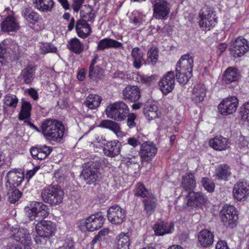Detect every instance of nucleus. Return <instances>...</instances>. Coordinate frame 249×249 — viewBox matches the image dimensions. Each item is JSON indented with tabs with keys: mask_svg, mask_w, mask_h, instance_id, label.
<instances>
[{
	"mask_svg": "<svg viewBox=\"0 0 249 249\" xmlns=\"http://www.w3.org/2000/svg\"><path fill=\"white\" fill-rule=\"evenodd\" d=\"M49 238H46L42 237L41 236L37 235L36 236V237L35 238V240L36 243L37 244L39 245H44L46 243V239H48Z\"/></svg>",
	"mask_w": 249,
	"mask_h": 249,
	"instance_id": "62",
	"label": "nucleus"
},
{
	"mask_svg": "<svg viewBox=\"0 0 249 249\" xmlns=\"http://www.w3.org/2000/svg\"><path fill=\"white\" fill-rule=\"evenodd\" d=\"M199 17L200 20L199 21V25L201 28L205 30H210L217 22L215 15L209 6H205L201 10Z\"/></svg>",
	"mask_w": 249,
	"mask_h": 249,
	"instance_id": "6",
	"label": "nucleus"
},
{
	"mask_svg": "<svg viewBox=\"0 0 249 249\" xmlns=\"http://www.w3.org/2000/svg\"><path fill=\"white\" fill-rule=\"evenodd\" d=\"M25 215L30 220L38 221L36 226L37 235L46 238L53 236L56 230L55 225L51 221L42 220L49 215V209L41 202L32 201L24 208Z\"/></svg>",
	"mask_w": 249,
	"mask_h": 249,
	"instance_id": "1",
	"label": "nucleus"
},
{
	"mask_svg": "<svg viewBox=\"0 0 249 249\" xmlns=\"http://www.w3.org/2000/svg\"><path fill=\"white\" fill-rule=\"evenodd\" d=\"M123 95L124 100L135 102L141 97V90L136 86H127L123 90Z\"/></svg>",
	"mask_w": 249,
	"mask_h": 249,
	"instance_id": "22",
	"label": "nucleus"
},
{
	"mask_svg": "<svg viewBox=\"0 0 249 249\" xmlns=\"http://www.w3.org/2000/svg\"><path fill=\"white\" fill-rule=\"evenodd\" d=\"M107 117L116 121L124 120L129 112L127 106L123 102H116L109 104L106 109Z\"/></svg>",
	"mask_w": 249,
	"mask_h": 249,
	"instance_id": "5",
	"label": "nucleus"
},
{
	"mask_svg": "<svg viewBox=\"0 0 249 249\" xmlns=\"http://www.w3.org/2000/svg\"><path fill=\"white\" fill-rule=\"evenodd\" d=\"M238 105L237 98L231 96L223 100L218 105L220 113L224 116L232 114L236 112Z\"/></svg>",
	"mask_w": 249,
	"mask_h": 249,
	"instance_id": "11",
	"label": "nucleus"
},
{
	"mask_svg": "<svg viewBox=\"0 0 249 249\" xmlns=\"http://www.w3.org/2000/svg\"><path fill=\"white\" fill-rule=\"evenodd\" d=\"M100 126L110 129L117 134L120 131V127L118 123L110 120H103L101 122Z\"/></svg>",
	"mask_w": 249,
	"mask_h": 249,
	"instance_id": "43",
	"label": "nucleus"
},
{
	"mask_svg": "<svg viewBox=\"0 0 249 249\" xmlns=\"http://www.w3.org/2000/svg\"><path fill=\"white\" fill-rule=\"evenodd\" d=\"M36 70V66L27 65L22 70L19 77L23 80L24 84H31L35 77Z\"/></svg>",
	"mask_w": 249,
	"mask_h": 249,
	"instance_id": "25",
	"label": "nucleus"
},
{
	"mask_svg": "<svg viewBox=\"0 0 249 249\" xmlns=\"http://www.w3.org/2000/svg\"><path fill=\"white\" fill-rule=\"evenodd\" d=\"M11 235L12 237L4 239L5 242L10 241L14 239L25 246L28 245L31 240V237L28 230L26 228H15L11 231Z\"/></svg>",
	"mask_w": 249,
	"mask_h": 249,
	"instance_id": "13",
	"label": "nucleus"
},
{
	"mask_svg": "<svg viewBox=\"0 0 249 249\" xmlns=\"http://www.w3.org/2000/svg\"><path fill=\"white\" fill-rule=\"evenodd\" d=\"M102 241L101 239L96 235L91 242V248L92 249H97L100 246Z\"/></svg>",
	"mask_w": 249,
	"mask_h": 249,
	"instance_id": "57",
	"label": "nucleus"
},
{
	"mask_svg": "<svg viewBox=\"0 0 249 249\" xmlns=\"http://www.w3.org/2000/svg\"><path fill=\"white\" fill-rule=\"evenodd\" d=\"M24 174L21 169H13L10 170L5 177L6 189L14 188L19 186L24 179Z\"/></svg>",
	"mask_w": 249,
	"mask_h": 249,
	"instance_id": "9",
	"label": "nucleus"
},
{
	"mask_svg": "<svg viewBox=\"0 0 249 249\" xmlns=\"http://www.w3.org/2000/svg\"><path fill=\"white\" fill-rule=\"evenodd\" d=\"M109 231V230L107 228L104 229L100 231L96 236L103 240L104 239L105 236L108 233Z\"/></svg>",
	"mask_w": 249,
	"mask_h": 249,
	"instance_id": "64",
	"label": "nucleus"
},
{
	"mask_svg": "<svg viewBox=\"0 0 249 249\" xmlns=\"http://www.w3.org/2000/svg\"><path fill=\"white\" fill-rule=\"evenodd\" d=\"M143 53L139 48L135 47L131 50V55L133 58V65L136 69H140L143 61Z\"/></svg>",
	"mask_w": 249,
	"mask_h": 249,
	"instance_id": "38",
	"label": "nucleus"
},
{
	"mask_svg": "<svg viewBox=\"0 0 249 249\" xmlns=\"http://www.w3.org/2000/svg\"><path fill=\"white\" fill-rule=\"evenodd\" d=\"M14 54V58L16 60L18 59V46L11 39L4 40L0 44V62L2 64L4 63V54L6 53H10V51Z\"/></svg>",
	"mask_w": 249,
	"mask_h": 249,
	"instance_id": "12",
	"label": "nucleus"
},
{
	"mask_svg": "<svg viewBox=\"0 0 249 249\" xmlns=\"http://www.w3.org/2000/svg\"><path fill=\"white\" fill-rule=\"evenodd\" d=\"M39 168V166H36L32 170L27 171L25 175V178L27 180H29L35 174Z\"/></svg>",
	"mask_w": 249,
	"mask_h": 249,
	"instance_id": "59",
	"label": "nucleus"
},
{
	"mask_svg": "<svg viewBox=\"0 0 249 249\" xmlns=\"http://www.w3.org/2000/svg\"><path fill=\"white\" fill-rule=\"evenodd\" d=\"M41 128L46 140L59 142L62 139L64 126L60 121L55 119H46L41 123Z\"/></svg>",
	"mask_w": 249,
	"mask_h": 249,
	"instance_id": "2",
	"label": "nucleus"
},
{
	"mask_svg": "<svg viewBox=\"0 0 249 249\" xmlns=\"http://www.w3.org/2000/svg\"><path fill=\"white\" fill-rule=\"evenodd\" d=\"M157 149L155 145L150 142H145L141 144L140 156L142 161H150L156 155Z\"/></svg>",
	"mask_w": 249,
	"mask_h": 249,
	"instance_id": "15",
	"label": "nucleus"
},
{
	"mask_svg": "<svg viewBox=\"0 0 249 249\" xmlns=\"http://www.w3.org/2000/svg\"><path fill=\"white\" fill-rule=\"evenodd\" d=\"M21 109L18 114V119L21 121L25 119H29L31 117V104L23 99L21 100Z\"/></svg>",
	"mask_w": 249,
	"mask_h": 249,
	"instance_id": "39",
	"label": "nucleus"
},
{
	"mask_svg": "<svg viewBox=\"0 0 249 249\" xmlns=\"http://www.w3.org/2000/svg\"><path fill=\"white\" fill-rule=\"evenodd\" d=\"M175 74L172 71H168L159 82V86L162 92L167 95L171 92L175 86Z\"/></svg>",
	"mask_w": 249,
	"mask_h": 249,
	"instance_id": "16",
	"label": "nucleus"
},
{
	"mask_svg": "<svg viewBox=\"0 0 249 249\" xmlns=\"http://www.w3.org/2000/svg\"><path fill=\"white\" fill-rule=\"evenodd\" d=\"M215 249H229V248L225 241L220 240L216 243Z\"/></svg>",
	"mask_w": 249,
	"mask_h": 249,
	"instance_id": "61",
	"label": "nucleus"
},
{
	"mask_svg": "<svg viewBox=\"0 0 249 249\" xmlns=\"http://www.w3.org/2000/svg\"><path fill=\"white\" fill-rule=\"evenodd\" d=\"M249 50V43L243 36H239L232 42L231 52L234 57L244 55Z\"/></svg>",
	"mask_w": 249,
	"mask_h": 249,
	"instance_id": "10",
	"label": "nucleus"
},
{
	"mask_svg": "<svg viewBox=\"0 0 249 249\" xmlns=\"http://www.w3.org/2000/svg\"><path fill=\"white\" fill-rule=\"evenodd\" d=\"M192 98L196 103L200 102L203 100L205 96L206 89L202 84H196L194 86L193 89Z\"/></svg>",
	"mask_w": 249,
	"mask_h": 249,
	"instance_id": "34",
	"label": "nucleus"
},
{
	"mask_svg": "<svg viewBox=\"0 0 249 249\" xmlns=\"http://www.w3.org/2000/svg\"><path fill=\"white\" fill-rule=\"evenodd\" d=\"M25 19L29 23L34 24L38 22L39 20V16L37 13L32 11L31 14L28 16Z\"/></svg>",
	"mask_w": 249,
	"mask_h": 249,
	"instance_id": "53",
	"label": "nucleus"
},
{
	"mask_svg": "<svg viewBox=\"0 0 249 249\" xmlns=\"http://www.w3.org/2000/svg\"><path fill=\"white\" fill-rule=\"evenodd\" d=\"M127 119V124L129 128H132L135 126L136 124L134 120L136 119V115L134 113L128 114Z\"/></svg>",
	"mask_w": 249,
	"mask_h": 249,
	"instance_id": "55",
	"label": "nucleus"
},
{
	"mask_svg": "<svg viewBox=\"0 0 249 249\" xmlns=\"http://www.w3.org/2000/svg\"><path fill=\"white\" fill-rule=\"evenodd\" d=\"M193 59L189 55H184L179 59L176 66V78L180 84H186L192 76Z\"/></svg>",
	"mask_w": 249,
	"mask_h": 249,
	"instance_id": "3",
	"label": "nucleus"
},
{
	"mask_svg": "<svg viewBox=\"0 0 249 249\" xmlns=\"http://www.w3.org/2000/svg\"><path fill=\"white\" fill-rule=\"evenodd\" d=\"M153 229L156 235H163L173 232L174 224L172 223L160 222L155 224Z\"/></svg>",
	"mask_w": 249,
	"mask_h": 249,
	"instance_id": "28",
	"label": "nucleus"
},
{
	"mask_svg": "<svg viewBox=\"0 0 249 249\" xmlns=\"http://www.w3.org/2000/svg\"><path fill=\"white\" fill-rule=\"evenodd\" d=\"M52 151V148L45 145H36L30 148V151L35 160H42L48 157Z\"/></svg>",
	"mask_w": 249,
	"mask_h": 249,
	"instance_id": "20",
	"label": "nucleus"
},
{
	"mask_svg": "<svg viewBox=\"0 0 249 249\" xmlns=\"http://www.w3.org/2000/svg\"><path fill=\"white\" fill-rule=\"evenodd\" d=\"M241 118L244 121H249V101L244 104L240 111Z\"/></svg>",
	"mask_w": 249,
	"mask_h": 249,
	"instance_id": "52",
	"label": "nucleus"
},
{
	"mask_svg": "<svg viewBox=\"0 0 249 249\" xmlns=\"http://www.w3.org/2000/svg\"><path fill=\"white\" fill-rule=\"evenodd\" d=\"M81 17L82 18L81 20L93 22L94 20L95 16L93 13V9L91 6H89L85 10L80 12Z\"/></svg>",
	"mask_w": 249,
	"mask_h": 249,
	"instance_id": "47",
	"label": "nucleus"
},
{
	"mask_svg": "<svg viewBox=\"0 0 249 249\" xmlns=\"http://www.w3.org/2000/svg\"><path fill=\"white\" fill-rule=\"evenodd\" d=\"M142 202L146 214L148 216L151 215L154 212L157 207V199L151 195L147 198L144 199Z\"/></svg>",
	"mask_w": 249,
	"mask_h": 249,
	"instance_id": "40",
	"label": "nucleus"
},
{
	"mask_svg": "<svg viewBox=\"0 0 249 249\" xmlns=\"http://www.w3.org/2000/svg\"><path fill=\"white\" fill-rule=\"evenodd\" d=\"M105 221V218L101 213L92 214L88 217L85 223L87 229L93 231L101 228Z\"/></svg>",
	"mask_w": 249,
	"mask_h": 249,
	"instance_id": "17",
	"label": "nucleus"
},
{
	"mask_svg": "<svg viewBox=\"0 0 249 249\" xmlns=\"http://www.w3.org/2000/svg\"><path fill=\"white\" fill-rule=\"evenodd\" d=\"M123 47V44L116 40L109 38L102 39L98 43L97 49L103 51L109 48H120Z\"/></svg>",
	"mask_w": 249,
	"mask_h": 249,
	"instance_id": "27",
	"label": "nucleus"
},
{
	"mask_svg": "<svg viewBox=\"0 0 249 249\" xmlns=\"http://www.w3.org/2000/svg\"><path fill=\"white\" fill-rule=\"evenodd\" d=\"M28 94L34 100H36L38 98L37 92L34 89L31 88L27 90Z\"/></svg>",
	"mask_w": 249,
	"mask_h": 249,
	"instance_id": "63",
	"label": "nucleus"
},
{
	"mask_svg": "<svg viewBox=\"0 0 249 249\" xmlns=\"http://www.w3.org/2000/svg\"><path fill=\"white\" fill-rule=\"evenodd\" d=\"M67 47L71 52L79 54L83 52L84 45L77 38L74 37L69 40Z\"/></svg>",
	"mask_w": 249,
	"mask_h": 249,
	"instance_id": "37",
	"label": "nucleus"
},
{
	"mask_svg": "<svg viewBox=\"0 0 249 249\" xmlns=\"http://www.w3.org/2000/svg\"><path fill=\"white\" fill-rule=\"evenodd\" d=\"M102 98L98 95L90 94L88 96L84 101V105L90 109H95L99 107Z\"/></svg>",
	"mask_w": 249,
	"mask_h": 249,
	"instance_id": "35",
	"label": "nucleus"
},
{
	"mask_svg": "<svg viewBox=\"0 0 249 249\" xmlns=\"http://www.w3.org/2000/svg\"><path fill=\"white\" fill-rule=\"evenodd\" d=\"M233 195L238 200L245 199L249 195V184L244 180L236 182L233 187Z\"/></svg>",
	"mask_w": 249,
	"mask_h": 249,
	"instance_id": "18",
	"label": "nucleus"
},
{
	"mask_svg": "<svg viewBox=\"0 0 249 249\" xmlns=\"http://www.w3.org/2000/svg\"><path fill=\"white\" fill-rule=\"evenodd\" d=\"M8 191L7 195H8V200L10 203H15L17 201L21 196V193L16 188L7 189Z\"/></svg>",
	"mask_w": 249,
	"mask_h": 249,
	"instance_id": "46",
	"label": "nucleus"
},
{
	"mask_svg": "<svg viewBox=\"0 0 249 249\" xmlns=\"http://www.w3.org/2000/svg\"><path fill=\"white\" fill-rule=\"evenodd\" d=\"M57 49L51 43H42L39 45V52L41 54H45L48 53H54Z\"/></svg>",
	"mask_w": 249,
	"mask_h": 249,
	"instance_id": "49",
	"label": "nucleus"
},
{
	"mask_svg": "<svg viewBox=\"0 0 249 249\" xmlns=\"http://www.w3.org/2000/svg\"><path fill=\"white\" fill-rule=\"evenodd\" d=\"M104 71L99 66L89 68V77L93 81H98L101 79L103 75Z\"/></svg>",
	"mask_w": 249,
	"mask_h": 249,
	"instance_id": "44",
	"label": "nucleus"
},
{
	"mask_svg": "<svg viewBox=\"0 0 249 249\" xmlns=\"http://www.w3.org/2000/svg\"><path fill=\"white\" fill-rule=\"evenodd\" d=\"M2 32L9 33L16 32L19 28V24L12 16H7L0 24Z\"/></svg>",
	"mask_w": 249,
	"mask_h": 249,
	"instance_id": "24",
	"label": "nucleus"
},
{
	"mask_svg": "<svg viewBox=\"0 0 249 249\" xmlns=\"http://www.w3.org/2000/svg\"><path fill=\"white\" fill-rule=\"evenodd\" d=\"M220 218L224 225L227 228L233 229L238 219L235 208L233 206L224 207L220 213Z\"/></svg>",
	"mask_w": 249,
	"mask_h": 249,
	"instance_id": "7",
	"label": "nucleus"
},
{
	"mask_svg": "<svg viewBox=\"0 0 249 249\" xmlns=\"http://www.w3.org/2000/svg\"><path fill=\"white\" fill-rule=\"evenodd\" d=\"M140 80L143 83L151 85L155 81V76L154 75L149 76L144 75H140Z\"/></svg>",
	"mask_w": 249,
	"mask_h": 249,
	"instance_id": "54",
	"label": "nucleus"
},
{
	"mask_svg": "<svg viewBox=\"0 0 249 249\" xmlns=\"http://www.w3.org/2000/svg\"><path fill=\"white\" fill-rule=\"evenodd\" d=\"M34 7L42 12H52L54 5L53 0H33Z\"/></svg>",
	"mask_w": 249,
	"mask_h": 249,
	"instance_id": "30",
	"label": "nucleus"
},
{
	"mask_svg": "<svg viewBox=\"0 0 249 249\" xmlns=\"http://www.w3.org/2000/svg\"><path fill=\"white\" fill-rule=\"evenodd\" d=\"M127 143L131 146L135 147L141 144V142L135 138H129L127 139Z\"/></svg>",
	"mask_w": 249,
	"mask_h": 249,
	"instance_id": "60",
	"label": "nucleus"
},
{
	"mask_svg": "<svg viewBox=\"0 0 249 249\" xmlns=\"http://www.w3.org/2000/svg\"><path fill=\"white\" fill-rule=\"evenodd\" d=\"M147 60L149 62L154 64L156 63L158 59V49L156 48H151L147 52Z\"/></svg>",
	"mask_w": 249,
	"mask_h": 249,
	"instance_id": "50",
	"label": "nucleus"
},
{
	"mask_svg": "<svg viewBox=\"0 0 249 249\" xmlns=\"http://www.w3.org/2000/svg\"><path fill=\"white\" fill-rule=\"evenodd\" d=\"M116 240L115 249H129L130 240L128 232L120 233L117 236Z\"/></svg>",
	"mask_w": 249,
	"mask_h": 249,
	"instance_id": "33",
	"label": "nucleus"
},
{
	"mask_svg": "<svg viewBox=\"0 0 249 249\" xmlns=\"http://www.w3.org/2000/svg\"><path fill=\"white\" fill-rule=\"evenodd\" d=\"M78 36L83 38L87 37L91 33V28L89 24L83 20H78L75 25Z\"/></svg>",
	"mask_w": 249,
	"mask_h": 249,
	"instance_id": "29",
	"label": "nucleus"
},
{
	"mask_svg": "<svg viewBox=\"0 0 249 249\" xmlns=\"http://www.w3.org/2000/svg\"><path fill=\"white\" fill-rule=\"evenodd\" d=\"M209 144L213 149L221 151L229 149L231 145V142L228 138L219 136L211 139L209 141Z\"/></svg>",
	"mask_w": 249,
	"mask_h": 249,
	"instance_id": "21",
	"label": "nucleus"
},
{
	"mask_svg": "<svg viewBox=\"0 0 249 249\" xmlns=\"http://www.w3.org/2000/svg\"><path fill=\"white\" fill-rule=\"evenodd\" d=\"M134 194L137 196L147 198L152 195L141 183H138L137 184L136 187L134 190Z\"/></svg>",
	"mask_w": 249,
	"mask_h": 249,
	"instance_id": "48",
	"label": "nucleus"
},
{
	"mask_svg": "<svg viewBox=\"0 0 249 249\" xmlns=\"http://www.w3.org/2000/svg\"><path fill=\"white\" fill-rule=\"evenodd\" d=\"M201 184L205 190L209 192H213L215 188L214 183L208 178L204 177L201 179Z\"/></svg>",
	"mask_w": 249,
	"mask_h": 249,
	"instance_id": "51",
	"label": "nucleus"
},
{
	"mask_svg": "<svg viewBox=\"0 0 249 249\" xmlns=\"http://www.w3.org/2000/svg\"><path fill=\"white\" fill-rule=\"evenodd\" d=\"M73 242L71 240H66L63 245L60 247L58 249H73Z\"/></svg>",
	"mask_w": 249,
	"mask_h": 249,
	"instance_id": "58",
	"label": "nucleus"
},
{
	"mask_svg": "<svg viewBox=\"0 0 249 249\" xmlns=\"http://www.w3.org/2000/svg\"><path fill=\"white\" fill-rule=\"evenodd\" d=\"M85 0H72V9L75 12H77L81 8Z\"/></svg>",
	"mask_w": 249,
	"mask_h": 249,
	"instance_id": "56",
	"label": "nucleus"
},
{
	"mask_svg": "<svg viewBox=\"0 0 249 249\" xmlns=\"http://www.w3.org/2000/svg\"><path fill=\"white\" fill-rule=\"evenodd\" d=\"M153 17L158 19H166L168 18L171 6L166 0H154L152 1Z\"/></svg>",
	"mask_w": 249,
	"mask_h": 249,
	"instance_id": "8",
	"label": "nucleus"
},
{
	"mask_svg": "<svg viewBox=\"0 0 249 249\" xmlns=\"http://www.w3.org/2000/svg\"><path fill=\"white\" fill-rule=\"evenodd\" d=\"M181 186L185 190L192 191L196 187L194 175L192 173H186L183 177Z\"/></svg>",
	"mask_w": 249,
	"mask_h": 249,
	"instance_id": "41",
	"label": "nucleus"
},
{
	"mask_svg": "<svg viewBox=\"0 0 249 249\" xmlns=\"http://www.w3.org/2000/svg\"><path fill=\"white\" fill-rule=\"evenodd\" d=\"M143 113L145 117L149 120H153L159 117L158 107L155 105H147L144 108Z\"/></svg>",
	"mask_w": 249,
	"mask_h": 249,
	"instance_id": "42",
	"label": "nucleus"
},
{
	"mask_svg": "<svg viewBox=\"0 0 249 249\" xmlns=\"http://www.w3.org/2000/svg\"><path fill=\"white\" fill-rule=\"evenodd\" d=\"M239 76L236 69L229 67L225 71L222 80L225 83L229 84L237 81L239 79Z\"/></svg>",
	"mask_w": 249,
	"mask_h": 249,
	"instance_id": "36",
	"label": "nucleus"
},
{
	"mask_svg": "<svg viewBox=\"0 0 249 249\" xmlns=\"http://www.w3.org/2000/svg\"><path fill=\"white\" fill-rule=\"evenodd\" d=\"M231 174L230 166L223 164L216 167L214 177L215 179L218 180H226L231 176Z\"/></svg>",
	"mask_w": 249,
	"mask_h": 249,
	"instance_id": "31",
	"label": "nucleus"
},
{
	"mask_svg": "<svg viewBox=\"0 0 249 249\" xmlns=\"http://www.w3.org/2000/svg\"><path fill=\"white\" fill-rule=\"evenodd\" d=\"M18 102V98L14 94H8L3 99L4 106L12 108H15L17 107Z\"/></svg>",
	"mask_w": 249,
	"mask_h": 249,
	"instance_id": "45",
	"label": "nucleus"
},
{
	"mask_svg": "<svg viewBox=\"0 0 249 249\" xmlns=\"http://www.w3.org/2000/svg\"><path fill=\"white\" fill-rule=\"evenodd\" d=\"M121 147V142L117 140L107 142L104 145L103 153L107 157L114 158L120 153Z\"/></svg>",
	"mask_w": 249,
	"mask_h": 249,
	"instance_id": "19",
	"label": "nucleus"
},
{
	"mask_svg": "<svg viewBox=\"0 0 249 249\" xmlns=\"http://www.w3.org/2000/svg\"><path fill=\"white\" fill-rule=\"evenodd\" d=\"M41 197L44 202L57 205L62 202L64 192L59 186L49 185L42 190Z\"/></svg>",
	"mask_w": 249,
	"mask_h": 249,
	"instance_id": "4",
	"label": "nucleus"
},
{
	"mask_svg": "<svg viewBox=\"0 0 249 249\" xmlns=\"http://www.w3.org/2000/svg\"><path fill=\"white\" fill-rule=\"evenodd\" d=\"M125 218V210L118 205L112 206L107 211V218L112 224H121L124 221Z\"/></svg>",
	"mask_w": 249,
	"mask_h": 249,
	"instance_id": "14",
	"label": "nucleus"
},
{
	"mask_svg": "<svg viewBox=\"0 0 249 249\" xmlns=\"http://www.w3.org/2000/svg\"><path fill=\"white\" fill-rule=\"evenodd\" d=\"M198 240L199 244L203 247H209L213 243L214 235L210 231L203 230L199 232Z\"/></svg>",
	"mask_w": 249,
	"mask_h": 249,
	"instance_id": "26",
	"label": "nucleus"
},
{
	"mask_svg": "<svg viewBox=\"0 0 249 249\" xmlns=\"http://www.w3.org/2000/svg\"><path fill=\"white\" fill-rule=\"evenodd\" d=\"M187 198L188 205L189 206L198 205L199 204L204 203L206 201L205 196L201 192L190 191Z\"/></svg>",
	"mask_w": 249,
	"mask_h": 249,
	"instance_id": "32",
	"label": "nucleus"
},
{
	"mask_svg": "<svg viewBox=\"0 0 249 249\" xmlns=\"http://www.w3.org/2000/svg\"><path fill=\"white\" fill-rule=\"evenodd\" d=\"M100 174L97 168H93L90 165L88 168L84 169L82 172V176L86 181L87 184L95 183L99 178Z\"/></svg>",
	"mask_w": 249,
	"mask_h": 249,
	"instance_id": "23",
	"label": "nucleus"
}]
</instances>
